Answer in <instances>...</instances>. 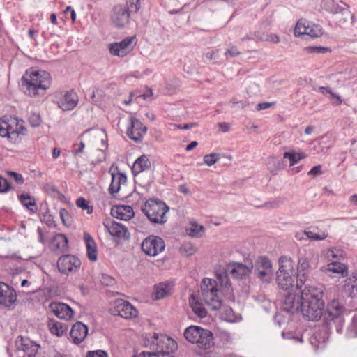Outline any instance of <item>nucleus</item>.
<instances>
[{"mask_svg":"<svg viewBox=\"0 0 357 357\" xmlns=\"http://www.w3.org/2000/svg\"><path fill=\"white\" fill-rule=\"evenodd\" d=\"M344 291L347 292L351 298L357 296V277L356 275H351L345 280Z\"/></svg>","mask_w":357,"mask_h":357,"instance_id":"30","label":"nucleus"},{"mask_svg":"<svg viewBox=\"0 0 357 357\" xmlns=\"http://www.w3.org/2000/svg\"><path fill=\"white\" fill-rule=\"evenodd\" d=\"M141 247L146 255L154 257L165 250V244L162 238L152 235L142 241Z\"/></svg>","mask_w":357,"mask_h":357,"instance_id":"11","label":"nucleus"},{"mask_svg":"<svg viewBox=\"0 0 357 357\" xmlns=\"http://www.w3.org/2000/svg\"><path fill=\"white\" fill-rule=\"evenodd\" d=\"M189 303L192 311L200 318H204L207 316V311L203 305L199 302L195 296L192 295L189 298Z\"/></svg>","mask_w":357,"mask_h":357,"instance_id":"29","label":"nucleus"},{"mask_svg":"<svg viewBox=\"0 0 357 357\" xmlns=\"http://www.w3.org/2000/svg\"><path fill=\"white\" fill-rule=\"evenodd\" d=\"M8 174L13 178V179L20 184H22L24 183V178L22 176L15 172H8Z\"/></svg>","mask_w":357,"mask_h":357,"instance_id":"53","label":"nucleus"},{"mask_svg":"<svg viewBox=\"0 0 357 357\" xmlns=\"http://www.w3.org/2000/svg\"><path fill=\"white\" fill-rule=\"evenodd\" d=\"M306 156V154L303 152L296 153L295 151L285 152L283 155L284 158H287L289 160L290 166H294L301 160L305 158Z\"/></svg>","mask_w":357,"mask_h":357,"instance_id":"38","label":"nucleus"},{"mask_svg":"<svg viewBox=\"0 0 357 357\" xmlns=\"http://www.w3.org/2000/svg\"><path fill=\"white\" fill-rule=\"evenodd\" d=\"M84 147H85V144H84V143L83 142H81L79 143V148H78V149H75V150L74 151V154H75V155H78V154H79V153H82V152H83V151H84Z\"/></svg>","mask_w":357,"mask_h":357,"instance_id":"62","label":"nucleus"},{"mask_svg":"<svg viewBox=\"0 0 357 357\" xmlns=\"http://www.w3.org/2000/svg\"><path fill=\"white\" fill-rule=\"evenodd\" d=\"M294 35L296 36L307 35L311 38H317L322 35V29L318 24L305 20H300L295 26Z\"/></svg>","mask_w":357,"mask_h":357,"instance_id":"12","label":"nucleus"},{"mask_svg":"<svg viewBox=\"0 0 357 357\" xmlns=\"http://www.w3.org/2000/svg\"><path fill=\"white\" fill-rule=\"evenodd\" d=\"M59 215L62 222L64 225H68L70 224V216L68 211L65 208H61L59 211Z\"/></svg>","mask_w":357,"mask_h":357,"instance_id":"47","label":"nucleus"},{"mask_svg":"<svg viewBox=\"0 0 357 357\" xmlns=\"http://www.w3.org/2000/svg\"><path fill=\"white\" fill-rule=\"evenodd\" d=\"M179 191L185 195L190 194V190H188V188L187 187V185L185 184L181 185L179 186Z\"/></svg>","mask_w":357,"mask_h":357,"instance_id":"63","label":"nucleus"},{"mask_svg":"<svg viewBox=\"0 0 357 357\" xmlns=\"http://www.w3.org/2000/svg\"><path fill=\"white\" fill-rule=\"evenodd\" d=\"M183 335L188 342L196 344L202 349H209L214 345L213 333L199 326L191 325L187 327Z\"/></svg>","mask_w":357,"mask_h":357,"instance_id":"4","label":"nucleus"},{"mask_svg":"<svg viewBox=\"0 0 357 357\" xmlns=\"http://www.w3.org/2000/svg\"><path fill=\"white\" fill-rule=\"evenodd\" d=\"M169 210V206L163 201L154 199L146 201L142 206V211L148 219L158 225H163L167 221L165 215Z\"/></svg>","mask_w":357,"mask_h":357,"instance_id":"5","label":"nucleus"},{"mask_svg":"<svg viewBox=\"0 0 357 357\" xmlns=\"http://www.w3.org/2000/svg\"><path fill=\"white\" fill-rule=\"evenodd\" d=\"M254 274L262 282H269L273 276L271 261L265 257H260L253 265Z\"/></svg>","mask_w":357,"mask_h":357,"instance_id":"7","label":"nucleus"},{"mask_svg":"<svg viewBox=\"0 0 357 357\" xmlns=\"http://www.w3.org/2000/svg\"><path fill=\"white\" fill-rule=\"evenodd\" d=\"M180 252L186 257L191 256L195 252V248L191 243L185 242L181 246Z\"/></svg>","mask_w":357,"mask_h":357,"instance_id":"42","label":"nucleus"},{"mask_svg":"<svg viewBox=\"0 0 357 357\" xmlns=\"http://www.w3.org/2000/svg\"><path fill=\"white\" fill-rule=\"evenodd\" d=\"M140 8V0H127L124 4L114 6L110 14L111 24L118 29L128 27L132 15L137 13Z\"/></svg>","mask_w":357,"mask_h":357,"instance_id":"2","label":"nucleus"},{"mask_svg":"<svg viewBox=\"0 0 357 357\" xmlns=\"http://www.w3.org/2000/svg\"><path fill=\"white\" fill-rule=\"evenodd\" d=\"M220 158V153H212L211 154L205 155L203 160L208 166H212L215 164Z\"/></svg>","mask_w":357,"mask_h":357,"instance_id":"43","label":"nucleus"},{"mask_svg":"<svg viewBox=\"0 0 357 357\" xmlns=\"http://www.w3.org/2000/svg\"><path fill=\"white\" fill-rule=\"evenodd\" d=\"M305 50L311 54H324L331 52L328 47L321 46H309L305 47Z\"/></svg>","mask_w":357,"mask_h":357,"instance_id":"45","label":"nucleus"},{"mask_svg":"<svg viewBox=\"0 0 357 357\" xmlns=\"http://www.w3.org/2000/svg\"><path fill=\"white\" fill-rule=\"evenodd\" d=\"M10 189V183L6 178L0 176V192H6L9 191Z\"/></svg>","mask_w":357,"mask_h":357,"instance_id":"48","label":"nucleus"},{"mask_svg":"<svg viewBox=\"0 0 357 357\" xmlns=\"http://www.w3.org/2000/svg\"><path fill=\"white\" fill-rule=\"evenodd\" d=\"M263 39L265 40V41H269L273 43H278L280 42L279 36L273 33H266V38Z\"/></svg>","mask_w":357,"mask_h":357,"instance_id":"55","label":"nucleus"},{"mask_svg":"<svg viewBox=\"0 0 357 357\" xmlns=\"http://www.w3.org/2000/svg\"><path fill=\"white\" fill-rule=\"evenodd\" d=\"M319 91L324 96H331V93L333 92V89L328 86H320L319 88Z\"/></svg>","mask_w":357,"mask_h":357,"instance_id":"60","label":"nucleus"},{"mask_svg":"<svg viewBox=\"0 0 357 357\" xmlns=\"http://www.w3.org/2000/svg\"><path fill=\"white\" fill-rule=\"evenodd\" d=\"M172 289V285L168 282H162L155 286V298L156 300L164 298L168 296Z\"/></svg>","mask_w":357,"mask_h":357,"instance_id":"33","label":"nucleus"},{"mask_svg":"<svg viewBox=\"0 0 357 357\" xmlns=\"http://www.w3.org/2000/svg\"><path fill=\"white\" fill-rule=\"evenodd\" d=\"M321 6L323 9L330 13H342L345 16V17L342 19L344 22H346L347 21V18H349L351 20V23H354V15L349 10V6L344 3L342 1L337 3L334 0H323Z\"/></svg>","mask_w":357,"mask_h":357,"instance_id":"8","label":"nucleus"},{"mask_svg":"<svg viewBox=\"0 0 357 357\" xmlns=\"http://www.w3.org/2000/svg\"><path fill=\"white\" fill-rule=\"evenodd\" d=\"M294 272L282 273L281 271L277 272V282L280 288L282 289H289L293 287V276Z\"/></svg>","mask_w":357,"mask_h":357,"instance_id":"24","label":"nucleus"},{"mask_svg":"<svg viewBox=\"0 0 357 357\" xmlns=\"http://www.w3.org/2000/svg\"><path fill=\"white\" fill-rule=\"evenodd\" d=\"M220 337L221 340L225 343H231L233 341V337L230 333L226 331H222L220 332Z\"/></svg>","mask_w":357,"mask_h":357,"instance_id":"50","label":"nucleus"},{"mask_svg":"<svg viewBox=\"0 0 357 357\" xmlns=\"http://www.w3.org/2000/svg\"><path fill=\"white\" fill-rule=\"evenodd\" d=\"M216 281L204 278L201 284V292L205 303L213 310H218L222 306V301L218 296Z\"/></svg>","mask_w":357,"mask_h":357,"instance_id":"6","label":"nucleus"},{"mask_svg":"<svg viewBox=\"0 0 357 357\" xmlns=\"http://www.w3.org/2000/svg\"><path fill=\"white\" fill-rule=\"evenodd\" d=\"M76 205L82 210H86L88 214L93 213V206L89 205V202L84 198L79 197L76 201Z\"/></svg>","mask_w":357,"mask_h":357,"instance_id":"44","label":"nucleus"},{"mask_svg":"<svg viewBox=\"0 0 357 357\" xmlns=\"http://www.w3.org/2000/svg\"><path fill=\"white\" fill-rule=\"evenodd\" d=\"M29 122L32 127H38L41 123L40 116L38 114H31Z\"/></svg>","mask_w":357,"mask_h":357,"instance_id":"46","label":"nucleus"},{"mask_svg":"<svg viewBox=\"0 0 357 357\" xmlns=\"http://www.w3.org/2000/svg\"><path fill=\"white\" fill-rule=\"evenodd\" d=\"M51 312L59 319L70 320L74 317V311L67 304L53 303L49 305Z\"/></svg>","mask_w":357,"mask_h":357,"instance_id":"18","label":"nucleus"},{"mask_svg":"<svg viewBox=\"0 0 357 357\" xmlns=\"http://www.w3.org/2000/svg\"><path fill=\"white\" fill-rule=\"evenodd\" d=\"M114 279L108 275L102 274L101 278V282L102 284L108 286L113 284Z\"/></svg>","mask_w":357,"mask_h":357,"instance_id":"58","label":"nucleus"},{"mask_svg":"<svg viewBox=\"0 0 357 357\" xmlns=\"http://www.w3.org/2000/svg\"><path fill=\"white\" fill-rule=\"evenodd\" d=\"M275 104V102H260L257 105L256 109L257 110H262V109H266L268 108H270L273 105Z\"/></svg>","mask_w":357,"mask_h":357,"instance_id":"57","label":"nucleus"},{"mask_svg":"<svg viewBox=\"0 0 357 357\" xmlns=\"http://www.w3.org/2000/svg\"><path fill=\"white\" fill-rule=\"evenodd\" d=\"M78 103V96L73 91H65L58 101V106L63 111L73 109Z\"/></svg>","mask_w":357,"mask_h":357,"instance_id":"19","label":"nucleus"},{"mask_svg":"<svg viewBox=\"0 0 357 357\" xmlns=\"http://www.w3.org/2000/svg\"><path fill=\"white\" fill-rule=\"evenodd\" d=\"M51 84L50 75L44 70L26 72L21 79L23 91L29 96L39 95V91H45Z\"/></svg>","mask_w":357,"mask_h":357,"instance_id":"3","label":"nucleus"},{"mask_svg":"<svg viewBox=\"0 0 357 357\" xmlns=\"http://www.w3.org/2000/svg\"><path fill=\"white\" fill-rule=\"evenodd\" d=\"M17 301L15 289L7 284L0 282V304L9 307Z\"/></svg>","mask_w":357,"mask_h":357,"instance_id":"17","label":"nucleus"},{"mask_svg":"<svg viewBox=\"0 0 357 357\" xmlns=\"http://www.w3.org/2000/svg\"><path fill=\"white\" fill-rule=\"evenodd\" d=\"M280 267L278 271L282 273L295 272L293 260L286 256H281L279 259Z\"/></svg>","mask_w":357,"mask_h":357,"instance_id":"34","label":"nucleus"},{"mask_svg":"<svg viewBox=\"0 0 357 357\" xmlns=\"http://www.w3.org/2000/svg\"><path fill=\"white\" fill-rule=\"evenodd\" d=\"M321 174V167L320 165L314 166L308 172V175L317 176Z\"/></svg>","mask_w":357,"mask_h":357,"instance_id":"59","label":"nucleus"},{"mask_svg":"<svg viewBox=\"0 0 357 357\" xmlns=\"http://www.w3.org/2000/svg\"><path fill=\"white\" fill-rule=\"evenodd\" d=\"M111 214L117 219L128 220L134 216V211L130 206L121 205L112 208Z\"/></svg>","mask_w":357,"mask_h":357,"instance_id":"21","label":"nucleus"},{"mask_svg":"<svg viewBox=\"0 0 357 357\" xmlns=\"http://www.w3.org/2000/svg\"><path fill=\"white\" fill-rule=\"evenodd\" d=\"M324 307L322 290L308 284L298 292H288L283 301L284 311L292 314L301 311L308 321H316L323 317L324 324L327 328H331L333 324L340 325L343 322V314L346 311L344 305L333 300L328 304L325 312Z\"/></svg>","mask_w":357,"mask_h":357,"instance_id":"1","label":"nucleus"},{"mask_svg":"<svg viewBox=\"0 0 357 357\" xmlns=\"http://www.w3.org/2000/svg\"><path fill=\"white\" fill-rule=\"evenodd\" d=\"M146 131L147 128L139 119L133 116L130 118V126L126 132L130 139L135 142H141Z\"/></svg>","mask_w":357,"mask_h":357,"instance_id":"15","label":"nucleus"},{"mask_svg":"<svg viewBox=\"0 0 357 357\" xmlns=\"http://www.w3.org/2000/svg\"><path fill=\"white\" fill-rule=\"evenodd\" d=\"M227 273L234 279L243 280L249 277L253 268L252 261L248 262L246 264L240 262H230L227 264Z\"/></svg>","mask_w":357,"mask_h":357,"instance_id":"13","label":"nucleus"},{"mask_svg":"<svg viewBox=\"0 0 357 357\" xmlns=\"http://www.w3.org/2000/svg\"><path fill=\"white\" fill-rule=\"evenodd\" d=\"M19 199L21 204L32 213H36L37 211L35 199L29 194L20 195L19 196Z\"/></svg>","mask_w":357,"mask_h":357,"instance_id":"36","label":"nucleus"},{"mask_svg":"<svg viewBox=\"0 0 357 357\" xmlns=\"http://www.w3.org/2000/svg\"><path fill=\"white\" fill-rule=\"evenodd\" d=\"M204 231V228L202 225L192 223L190 228L188 229V234L193 238H199L202 236Z\"/></svg>","mask_w":357,"mask_h":357,"instance_id":"40","label":"nucleus"},{"mask_svg":"<svg viewBox=\"0 0 357 357\" xmlns=\"http://www.w3.org/2000/svg\"><path fill=\"white\" fill-rule=\"evenodd\" d=\"M68 243V240L66 236L63 234H56L54 236L51 243L52 247H54L56 250H60L61 251L67 250Z\"/></svg>","mask_w":357,"mask_h":357,"instance_id":"32","label":"nucleus"},{"mask_svg":"<svg viewBox=\"0 0 357 357\" xmlns=\"http://www.w3.org/2000/svg\"><path fill=\"white\" fill-rule=\"evenodd\" d=\"M87 334V326L80 321H77L72 326L70 337L75 344H79L86 338Z\"/></svg>","mask_w":357,"mask_h":357,"instance_id":"20","label":"nucleus"},{"mask_svg":"<svg viewBox=\"0 0 357 357\" xmlns=\"http://www.w3.org/2000/svg\"><path fill=\"white\" fill-rule=\"evenodd\" d=\"M0 135L12 139L13 136L17 137L18 132L8 122L2 121L0 122Z\"/></svg>","mask_w":357,"mask_h":357,"instance_id":"37","label":"nucleus"},{"mask_svg":"<svg viewBox=\"0 0 357 357\" xmlns=\"http://www.w3.org/2000/svg\"><path fill=\"white\" fill-rule=\"evenodd\" d=\"M240 54V52L238 50L237 47L235 46H232L230 48L226 50L225 55H229L231 57H235Z\"/></svg>","mask_w":357,"mask_h":357,"instance_id":"56","label":"nucleus"},{"mask_svg":"<svg viewBox=\"0 0 357 357\" xmlns=\"http://www.w3.org/2000/svg\"><path fill=\"white\" fill-rule=\"evenodd\" d=\"M136 44L135 36L127 37L119 43L109 45V52L114 56H125L131 52Z\"/></svg>","mask_w":357,"mask_h":357,"instance_id":"14","label":"nucleus"},{"mask_svg":"<svg viewBox=\"0 0 357 357\" xmlns=\"http://www.w3.org/2000/svg\"><path fill=\"white\" fill-rule=\"evenodd\" d=\"M218 50H213L211 51L206 52L204 54V56L209 61L215 60L218 59Z\"/></svg>","mask_w":357,"mask_h":357,"instance_id":"54","label":"nucleus"},{"mask_svg":"<svg viewBox=\"0 0 357 357\" xmlns=\"http://www.w3.org/2000/svg\"><path fill=\"white\" fill-rule=\"evenodd\" d=\"M311 257V252H305L304 254L299 253L297 266V271H298V273L310 272L312 267L310 263Z\"/></svg>","mask_w":357,"mask_h":357,"instance_id":"27","label":"nucleus"},{"mask_svg":"<svg viewBox=\"0 0 357 357\" xmlns=\"http://www.w3.org/2000/svg\"><path fill=\"white\" fill-rule=\"evenodd\" d=\"M151 167V162L148 158L143 155L139 157L133 164L132 172L135 174H139L143 171L148 169Z\"/></svg>","mask_w":357,"mask_h":357,"instance_id":"28","label":"nucleus"},{"mask_svg":"<svg viewBox=\"0 0 357 357\" xmlns=\"http://www.w3.org/2000/svg\"><path fill=\"white\" fill-rule=\"evenodd\" d=\"M316 230H319L317 227H310L304 231V234L311 241H322L328 237L327 232H316Z\"/></svg>","mask_w":357,"mask_h":357,"instance_id":"31","label":"nucleus"},{"mask_svg":"<svg viewBox=\"0 0 357 357\" xmlns=\"http://www.w3.org/2000/svg\"><path fill=\"white\" fill-rule=\"evenodd\" d=\"M198 143L196 141L191 142L185 148V150L189 151L192 150L194 148H195L197 146Z\"/></svg>","mask_w":357,"mask_h":357,"instance_id":"64","label":"nucleus"},{"mask_svg":"<svg viewBox=\"0 0 357 357\" xmlns=\"http://www.w3.org/2000/svg\"><path fill=\"white\" fill-rule=\"evenodd\" d=\"M86 357H107V354L102 350L89 351Z\"/></svg>","mask_w":357,"mask_h":357,"instance_id":"51","label":"nucleus"},{"mask_svg":"<svg viewBox=\"0 0 357 357\" xmlns=\"http://www.w3.org/2000/svg\"><path fill=\"white\" fill-rule=\"evenodd\" d=\"M80 265V260L77 257L72 255H63L57 261L58 268L59 271L63 273L75 271Z\"/></svg>","mask_w":357,"mask_h":357,"instance_id":"16","label":"nucleus"},{"mask_svg":"<svg viewBox=\"0 0 357 357\" xmlns=\"http://www.w3.org/2000/svg\"><path fill=\"white\" fill-rule=\"evenodd\" d=\"M111 312L113 315H119L127 319L136 317L138 314L133 305L123 299H116L114 301Z\"/></svg>","mask_w":357,"mask_h":357,"instance_id":"10","label":"nucleus"},{"mask_svg":"<svg viewBox=\"0 0 357 357\" xmlns=\"http://www.w3.org/2000/svg\"><path fill=\"white\" fill-rule=\"evenodd\" d=\"M321 270L322 272L330 276L331 274H341L342 275H344V274L347 272V267L342 263L333 261L329 263L325 266H323Z\"/></svg>","mask_w":357,"mask_h":357,"instance_id":"23","label":"nucleus"},{"mask_svg":"<svg viewBox=\"0 0 357 357\" xmlns=\"http://www.w3.org/2000/svg\"><path fill=\"white\" fill-rule=\"evenodd\" d=\"M18 351L23 352L22 357H40V346L29 337L19 336L16 340Z\"/></svg>","mask_w":357,"mask_h":357,"instance_id":"9","label":"nucleus"},{"mask_svg":"<svg viewBox=\"0 0 357 357\" xmlns=\"http://www.w3.org/2000/svg\"><path fill=\"white\" fill-rule=\"evenodd\" d=\"M105 227H107L109 233L113 236L125 239H128L130 237V234L128 233V229L121 224L112 222L109 225H105Z\"/></svg>","mask_w":357,"mask_h":357,"instance_id":"22","label":"nucleus"},{"mask_svg":"<svg viewBox=\"0 0 357 357\" xmlns=\"http://www.w3.org/2000/svg\"><path fill=\"white\" fill-rule=\"evenodd\" d=\"M126 181V176L122 173L112 174V181L109 188V192L112 195L117 193L121 188V185L125 184Z\"/></svg>","mask_w":357,"mask_h":357,"instance_id":"26","label":"nucleus"},{"mask_svg":"<svg viewBox=\"0 0 357 357\" xmlns=\"http://www.w3.org/2000/svg\"><path fill=\"white\" fill-rule=\"evenodd\" d=\"M197 126L196 123H187L184 124L183 126L178 125L176 126L178 128L183 129V130H187L191 128H193Z\"/></svg>","mask_w":357,"mask_h":357,"instance_id":"61","label":"nucleus"},{"mask_svg":"<svg viewBox=\"0 0 357 357\" xmlns=\"http://www.w3.org/2000/svg\"><path fill=\"white\" fill-rule=\"evenodd\" d=\"M266 33H262L260 31H255L254 33H252L251 36H248V39L249 40H255L258 41H265V40L262 39L264 38H266Z\"/></svg>","mask_w":357,"mask_h":357,"instance_id":"49","label":"nucleus"},{"mask_svg":"<svg viewBox=\"0 0 357 357\" xmlns=\"http://www.w3.org/2000/svg\"><path fill=\"white\" fill-rule=\"evenodd\" d=\"M84 241L86 243L87 257L90 261H95L97 260V245L91 235L85 232L84 234Z\"/></svg>","mask_w":357,"mask_h":357,"instance_id":"25","label":"nucleus"},{"mask_svg":"<svg viewBox=\"0 0 357 357\" xmlns=\"http://www.w3.org/2000/svg\"><path fill=\"white\" fill-rule=\"evenodd\" d=\"M309 273L297 271L296 289L298 292L301 291L302 286L308 281Z\"/></svg>","mask_w":357,"mask_h":357,"instance_id":"41","label":"nucleus"},{"mask_svg":"<svg viewBox=\"0 0 357 357\" xmlns=\"http://www.w3.org/2000/svg\"><path fill=\"white\" fill-rule=\"evenodd\" d=\"M229 273H227V266L222 271H220V273H216L217 279L220 284L228 289L231 287V284L229 278Z\"/></svg>","mask_w":357,"mask_h":357,"instance_id":"39","label":"nucleus"},{"mask_svg":"<svg viewBox=\"0 0 357 357\" xmlns=\"http://www.w3.org/2000/svg\"><path fill=\"white\" fill-rule=\"evenodd\" d=\"M48 326L50 332L56 336H61L66 331L67 326L53 319H50Z\"/></svg>","mask_w":357,"mask_h":357,"instance_id":"35","label":"nucleus"},{"mask_svg":"<svg viewBox=\"0 0 357 357\" xmlns=\"http://www.w3.org/2000/svg\"><path fill=\"white\" fill-rule=\"evenodd\" d=\"M329 98L331 100H334L335 101L332 102L333 105L335 106L340 105L342 103V100L340 95L334 93L333 91L331 93V96H329Z\"/></svg>","mask_w":357,"mask_h":357,"instance_id":"52","label":"nucleus"}]
</instances>
